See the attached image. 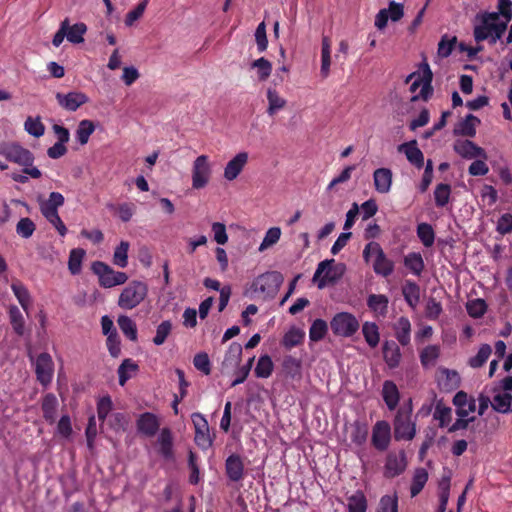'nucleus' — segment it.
<instances>
[{
  "mask_svg": "<svg viewBox=\"0 0 512 512\" xmlns=\"http://www.w3.org/2000/svg\"><path fill=\"white\" fill-rule=\"evenodd\" d=\"M9 317L11 325L14 331L18 335H23L24 333V318L22 312L17 306H11L9 309Z\"/></svg>",
  "mask_w": 512,
  "mask_h": 512,
  "instance_id": "56",
  "label": "nucleus"
},
{
  "mask_svg": "<svg viewBox=\"0 0 512 512\" xmlns=\"http://www.w3.org/2000/svg\"><path fill=\"white\" fill-rule=\"evenodd\" d=\"M460 376L457 371L448 368H440L438 376V385L441 390L452 391L459 387Z\"/></svg>",
  "mask_w": 512,
  "mask_h": 512,
  "instance_id": "23",
  "label": "nucleus"
},
{
  "mask_svg": "<svg viewBox=\"0 0 512 512\" xmlns=\"http://www.w3.org/2000/svg\"><path fill=\"white\" fill-rule=\"evenodd\" d=\"M113 408L112 399L109 395L101 397L97 402V415L101 422H104Z\"/></svg>",
  "mask_w": 512,
  "mask_h": 512,
  "instance_id": "64",
  "label": "nucleus"
},
{
  "mask_svg": "<svg viewBox=\"0 0 512 512\" xmlns=\"http://www.w3.org/2000/svg\"><path fill=\"white\" fill-rule=\"evenodd\" d=\"M428 481V472L424 468H417L415 469L412 483L410 486V494L412 497L417 496L422 489L424 488L425 484Z\"/></svg>",
  "mask_w": 512,
  "mask_h": 512,
  "instance_id": "41",
  "label": "nucleus"
},
{
  "mask_svg": "<svg viewBox=\"0 0 512 512\" xmlns=\"http://www.w3.org/2000/svg\"><path fill=\"white\" fill-rule=\"evenodd\" d=\"M305 337V332L299 328H291L289 331L285 333V335L282 338L281 344L286 349H292L293 347H296L300 345Z\"/></svg>",
  "mask_w": 512,
  "mask_h": 512,
  "instance_id": "40",
  "label": "nucleus"
},
{
  "mask_svg": "<svg viewBox=\"0 0 512 512\" xmlns=\"http://www.w3.org/2000/svg\"><path fill=\"white\" fill-rule=\"evenodd\" d=\"M248 153L240 152L236 154L224 168V178L228 181L235 180L243 171L248 162Z\"/></svg>",
  "mask_w": 512,
  "mask_h": 512,
  "instance_id": "20",
  "label": "nucleus"
},
{
  "mask_svg": "<svg viewBox=\"0 0 512 512\" xmlns=\"http://www.w3.org/2000/svg\"><path fill=\"white\" fill-rule=\"evenodd\" d=\"M407 468V458L404 450L390 451L386 456L383 475L387 479L401 475Z\"/></svg>",
  "mask_w": 512,
  "mask_h": 512,
  "instance_id": "14",
  "label": "nucleus"
},
{
  "mask_svg": "<svg viewBox=\"0 0 512 512\" xmlns=\"http://www.w3.org/2000/svg\"><path fill=\"white\" fill-rule=\"evenodd\" d=\"M87 31L85 23H76L70 26L69 19L67 18V35L66 38L73 44H80L84 42V35Z\"/></svg>",
  "mask_w": 512,
  "mask_h": 512,
  "instance_id": "38",
  "label": "nucleus"
},
{
  "mask_svg": "<svg viewBox=\"0 0 512 512\" xmlns=\"http://www.w3.org/2000/svg\"><path fill=\"white\" fill-rule=\"evenodd\" d=\"M283 370L285 373L291 378H295L300 375L301 372V362L291 355H287L283 359Z\"/></svg>",
  "mask_w": 512,
  "mask_h": 512,
  "instance_id": "55",
  "label": "nucleus"
},
{
  "mask_svg": "<svg viewBox=\"0 0 512 512\" xmlns=\"http://www.w3.org/2000/svg\"><path fill=\"white\" fill-rule=\"evenodd\" d=\"M402 294L410 307L415 308L419 303L420 288L417 283L411 280H406L402 287Z\"/></svg>",
  "mask_w": 512,
  "mask_h": 512,
  "instance_id": "31",
  "label": "nucleus"
},
{
  "mask_svg": "<svg viewBox=\"0 0 512 512\" xmlns=\"http://www.w3.org/2000/svg\"><path fill=\"white\" fill-rule=\"evenodd\" d=\"M37 381L47 388L52 382L54 376V361L50 354L44 352L40 353L34 361Z\"/></svg>",
  "mask_w": 512,
  "mask_h": 512,
  "instance_id": "12",
  "label": "nucleus"
},
{
  "mask_svg": "<svg viewBox=\"0 0 512 512\" xmlns=\"http://www.w3.org/2000/svg\"><path fill=\"white\" fill-rule=\"evenodd\" d=\"M37 202L44 218L57 230L60 236L64 237L67 234V228L58 214V208L64 204L63 195L59 192H51L47 199L38 195Z\"/></svg>",
  "mask_w": 512,
  "mask_h": 512,
  "instance_id": "1",
  "label": "nucleus"
},
{
  "mask_svg": "<svg viewBox=\"0 0 512 512\" xmlns=\"http://www.w3.org/2000/svg\"><path fill=\"white\" fill-rule=\"evenodd\" d=\"M382 397L389 410L392 411L397 407L400 400V393L397 385L393 381H384Z\"/></svg>",
  "mask_w": 512,
  "mask_h": 512,
  "instance_id": "27",
  "label": "nucleus"
},
{
  "mask_svg": "<svg viewBox=\"0 0 512 512\" xmlns=\"http://www.w3.org/2000/svg\"><path fill=\"white\" fill-rule=\"evenodd\" d=\"M370 255L375 256L373 262V270L377 275L382 277H389L394 271V262L387 258L382 247L377 242H369L363 250V258L366 262L369 261Z\"/></svg>",
  "mask_w": 512,
  "mask_h": 512,
  "instance_id": "5",
  "label": "nucleus"
},
{
  "mask_svg": "<svg viewBox=\"0 0 512 512\" xmlns=\"http://www.w3.org/2000/svg\"><path fill=\"white\" fill-rule=\"evenodd\" d=\"M137 371L138 365L131 359H125L118 368L119 384L123 386L129 379L130 375L126 371Z\"/></svg>",
  "mask_w": 512,
  "mask_h": 512,
  "instance_id": "63",
  "label": "nucleus"
},
{
  "mask_svg": "<svg viewBox=\"0 0 512 512\" xmlns=\"http://www.w3.org/2000/svg\"><path fill=\"white\" fill-rule=\"evenodd\" d=\"M136 427L140 434L146 437H153L160 428V420L154 413L144 412L139 415Z\"/></svg>",
  "mask_w": 512,
  "mask_h": 512,
  "instance_id": "17",
  "label": "nucleus"
},
{
  "mask_svg": "<svg viewBox=\"0 0 512 512\" xmlns=\"http://www.w3.org/2000/svg\"><path fill=\"white\" fill-rule=\"evenodd\" d=\"M274 369V364L269 355H262L259 357L256 367L254 369L257 378H268L271 376Z\"/></svg>",
  "mask_w": 512,
  "mask_h": 512,
  "instance_id": "43",
  "label": "nucleus"
},
{
  "mask_svg": "<svg viewBox=\"0 0 512 512\" xmlns=\"http://www.w3.org/2000/svg\"><path fill=\"white\" fill-rule=\"evenodd\" d=\"M242 357V346L238 342H232L225 353L222 361V371H229L236 368Z\"/></svg>",
  "mask_w": 512,
  "mask_h": 512,
  "instance_id": "25",
  "label": "nucleus"
},
{
  "mask_svg": "<svg viewBox=\"0 0 512 512\" xmlns=\"http://www.w3.org/2000/svg\"><path fill=\"white\" fill-rule=\"evenodd\" d=\"M57 405L58 401L54 394L48 393L44 397L42 402L43 415L44 418L50 423H53L55 421Z\"/></svg>",
  "mask_w": 512,
  "mask_h": 512,
  "instance_id": "45",
  "label": "nucleus"
},
{
  "mask_svg": "<svg viewBox=\"0 0 512 512\" xmlns=\"http://www.w3.org/2000/svg\"><path fill=\"white\" fill-rule=\"evenodd\" d=\"M368 507L367 498L363 491L357 490L347 498L348 512H366Z\"/></svg>",
  "mask_w": 512,
  "mask_h": 512,
  "instance_id": "33",
  "label": "nucleus"
},
{
  "mask_svg": "<svg viewBox=\"0 0 512 512\" xmlns=\"http://www.w3.org/2000/svg\"><path fill=\"white\" fill-rule=\"evenodd\" d=\"M377 512H398V496L396 493L393 495H384L379 501Z\"/></svg>",
  "mask_w": 512,
  "mask_h": 512,
  "instance_id": "58",
  "label": "nucleus"
},
{
  "mask_svg": "<svg viewBox=\"0 0 512 512\" xmlns=\"http://www.w3.org/2000/svg\"><path fill=\"white\" fill-rule=\"evenodd\" d=\"M451 186L446 183H439L434 190V200L437 207H444L449 203Z\"/></svg>",
  "mask_w": 512,
  "mask_h": 512,
  "instance_id": "47",
  "label": "nucleus"
},
{
  "mask_svg": "<svg viewBox=\"0 0 512 512\" xmlns=\"http://www.w3.org/2000/svg\"><path fill=\"white\" fill-rule=\"evenodd\" d=\"M148 2L149 0H141L133 10L129 11L126 14L124 20L126 26H132L135 21L142 17L143 13L147 8Z\"/></svg>",
  "mask_w": 512,
  "mask_h": 512,
  "instance_id": "61",
  "label": "nucleus"
},
{
  "mask_svg": "<svg viewBox=\"0 0 512 512\" xmlns=\"http://www.w3.org/2000/svg\"><path fill=\"white\" fill-rule=\"evenodd\" d=\"M391 427L387 421H377L373 426L371 443L378 451H385L390 445Z\"/></svg>",
  "mask_w": 512,
  "mask_h": 512,
  "instance_id": "15",
  "label": "nucleus"
},
{
  "mask_svg": "<svg viewBox=\"0 0 512 512\" xmlns=\"http://www.w3.org/2000/svg\"><path fill=\"white\" fill-rule=\"evenodd\" d=\"M411 323L407 317H400L395 324V337L402 346L410 343Z\"/></svg>",
  "mask_w": 512,
  "mask_h": 512,
  "instance_id": "29",
  "label": "nucleus"
},
{
  "mask_svg": "<svg viewBox=\"0 0 512 512\" xmlns=\"http://www.w3.org/2000/svg\"><path fill=\"white\" fill-rule=\"evenodd\" d=\"M512 395L509 393L496 394L491 403L492 408L499 413H509L512 411Z\"/></svg>",
  "mask_w": 512,
  "mask_h": 512,
  "instance_id": "46",
  "label": "nucleus"
},
{
  "mask_svg": "<svg viewBox=\"0 0 512 512\" xmlns=\"http://www.w3.org/2000/svg\"><path fill=\"white\" fill-rule=\"evenodd\" d=\"M404 266L414 275L420 276L425 268L423 258L420 253L412 252L404 257Z\"/></svg>",
  "mask_w": 512,
  "mask_h": 512,
  "instance_id": "35",
  "label": "nucleus"
},
{
  "mask_svg": "<svg viewBox=\"0 0 512 512\" xmlns=\"http://www.w3.org/2000/svg\"><path fill=\"white\" fill-rule=\"evenodd\" d=\"M148 294V286L142 281H131L120 293L118 306L124 310H132L144 301Z\"/></svg>",
  "mask_w": 512,
  "mask_h": 512,
  "instance_id": "4",
  "label": "nucleus"
},
{
  "mask_svg": "<svg viewBox=\"0 0 512 512\" xmlns=\"http://www.w3.org/2000/svg\"><path fill=\"white\" fill-rule=\"evenodd\" d=\"M416 435V424L411 420V409H398L394 418V438L412 440Z\"/></svg>",
  "mask_w": 512,
  "mask_h": 512,
  "instance_id": "7",
  "label": "nucleus"
},
{
  "mask_svg": "<svg viewBox=\"0 0 512 512\" xmlns=\"http://www.w3.org/2000/svg\"><path fill=\"white\" fill-rule=\"evenodd\" d=\"M327 331L328 326L326 321L323 319H316L313 321L309 329V338L313 342H318L325 337Z\"/></svg>",
  "mask_w": 512,
  "mask_h": 512,
  "instance_id": "51",
  "label": "nucleus"
},
{
  "mask_svg": "<svg viewBox=\"0 0 512 512\" xmlns=\"http://www.w3.org/2000/svg\"><path fill=\"white\" fill-rule=\"evenodd\" d=\"M433 418L439 422L440 428L447 427L452 421V409L439 400L435 405Z\"/></svg>",
  "mask_w": 512,
  "mask_h": 512,
  "instance_id": "36",
  "label": "nucleus"
},
{
  "mask_svg": "<svg viewBox=\"0 0 512 512\" xmlns=\"http://www.w3.org/2000/svg\"><path fill=\"white\" fill-rule=\"evenodd\" d=\"M466 309L469 316L473 318H481L487 311V304L483 299L477 298L468 301Z\"/></svg>",
  "mask_w": 512,
  "mask_h": 512,
  "instance_id": "54",
  "label": "nucleus"
},
{
  "mask_svg": "<svg viewBox=\"0 0 512 512\" xmlns=\"http://www.w3.org/2000/svg\"><path fill=\"white\" fill-rule=\"evenodd\" d=\"M334 263V259H326L318 264V267L313 276V281H317L318 278L324 273L323 277L317 283L319 289L324 288L328 283H335L341 277L344 270V265L338 264L333 266Z\"/></svg>",
  "mask_w": 512,
  "mask_h": 512,
  "instance_id": "8",
  "label": "nucleus"
},
{
  "mask_svg": "<svg viewBox=\"0 0 512 512\" xmlns=\"http://www.w3.org/2000/svg\"><path fill=\"white\" fill-rule=\"evenodd\" d=\"M85 256V251L81 248L72 249L70 251L68 268L72 275H77L81 271V264Z\"/></svg>",
  "mask_w": 512,
  "mask_h": 512,
  "instance_id": "49",
  "label": "nucleus"
},
{
  "mask_svg": "<svg viewBox=\"0 0 512 512\" xmlns=\"http://www.w3.org/2000/svg\"><path fill=\"white\" fill-rule=\"evenodd\" d=\"M398 151L404 153L407 160L420 169L424 165L423 152L418 148L417 141L411 140L409 142L402 143L398 146Z\"/></svg>",
  "mask_w": 512,
  "mask_h": 512,
  "instance_id": "21",
  "label": "nucleus"
},
{
  "mask_svg": "<svg viewBox=\"0 0 512 512\" xmlns=\"http://www.w3.org/2000/svg\"><path fill=\"white\" fill-rule=\"evenodd\" d=\"M362 333L365 341L371 348H375L380 340L379 328L374 322H365L362 325Z\"/></svg>",
  "mask_w": 512,
  "mask_h": 512,
  "instance_id": "42",
  "label": "nucleus"
},
{
  "mask_svg": "<svg viewBox=\"0 0 512 512\" xmlns=\"http://www.w3.org/2000/svg\"><path fill=\"white\" fill-rule=\"evenodd\" d=\"M499 13L483 12L476 15L479 23L474 26V39L477 43L487 40L490 43L492 37L493 21H498Z\"/></svg>",
  "mask_w": 512,
  "mask_h": 512,
  "instance_id": "11",
  "label": "nucleus"
},
{
  "mask_svg": "<svg viewBox=\"0 0 512 512\" xmlns=\"http://www.w3.org/2000/svg\"><path fill=\"white\" fill-rule=\"evenodd\" d=\"M417 236L425 247H431L434 244L435 233L433 227L428 223L418 224Z\"/></svg>",
  "mask_w": 512,
  "mask_h": 512,
  "instance_id": "48",
  "label": "nucleus"
},
{
  "mask_svg": "<svg viewBox=\"0 0 512 512\" xmlns=\"http://www.w3.org/2000/svg\"><path fill=\"white\" fill-rule=\"evenodd\" d=\"M330 326L336 336L351 337L358 331L359 322L354 315L341 312L332 318Z\"/></svg>",
  "mask_w": 512,
  "mask_h": 512,
  "instance_id": "9",
  "label": "nucleus"
},
{
  "mask_svg": "<svg viewBox=\"0 0 512 512\" xmlns=\"http://www.w3.org/2000/svg\"><path fill=\"white\" fill-rule=\"evenodd\" d=\"M284 281L282 273L278 271H269L258 276L253 282L255 291H259L266 296L273 297L279 290Z\"/></svg>",
  "mask_w": 512,
  "mask_h": 512,
  "instance_id": "10",
  "label": "nucleus"
},
{
  "mask_svg": "<svg viewBox=\"0 0 512 512\" xmlns=\"http://www.w3.org/2000/svg\"><path fill=\"white\" fill-rule=\"evenodd\" d=\"M157 446L158 453L162 458L168 461L174 459L173 435L169 428L165 427L161 429L157 438Z\"/></svg>",
  "mask_w": 512,
  "mask_h": 512,
  "instance_id": "22",
  "label": "nucleus"
},
{
  "mask_svg": "<svg viewBox=\"0 0 512 512\" xmlns=\"http://www.w3.org/2000/svg\"><path fill=\"white\" fill-rule=\"evenodd\" d=\"M453 405L456 407L458 419L448 427V433H454L459 430H465L469 424L475 420V417L468 415L476 410V401L469 397L465 391H458L453 397Z\"/></svg>",
  "mask_w": 512,
  "mask_h": 512,
  "instance_id": "2",
  "label": "nucleus"
},
{
  "mask_svg": "<svg viewBox=\"0 0 512 512\" xmlns=\"http://www.w3.org/2000/svg\"><path fill=\"white\" fill-rule=\"evenodd\" d=\"M251 68L257 69V75L260 81L267 80L272 72L271 62L264 57L254 60L251 63Z\"/></svg>",
  "mask_w": 512,
  "mask_h": 512,
  "instance_id": "52",
  "label": "nucleus"
},
{
  "mask_svg": "<svg viewBox=\"0 0 512 512\" xmlns=\"http://www.w3.org/2000/svg\"><path fill=\"white\" fill-rule=\"evenodd\" d=\"M118 326L122 333L131 341H137V327L135 322L126 315H121L117 319Z\"/></svg>",
  "mask_w": 512,
  "mask_h": 512,
  "instance_id": "44",
  "label": "nucleus"
},
{
  "mask_svg": "<svg viewBox=\"0 0 512 512\" xmlns=\"http://www.w3.org/2000/svg\"><path fill=\"white\" fill-rule=\"evenodd\" d=\"M492 349L488 344H482L477 352V354L469 359V365L472 368H480L482 367L489 356L491 355Z\"/></svg>",
  "mask_w": 512,
  "mask_h": 512,
  "instance_id": "53",
  "label": "nucleus"
},
{
  "mask_svg": "<svg viewBox=\"0 0 512 512\" xmlns=\"http://www.w3.org/2000/svg\"><path fill=\"white\" fill-rule=\"evenodd\" d=\"M480 124L478 117L468 114L465 119L461 120L455 127L456 135L474 137L476 134V125Z\"/></svg>",
  "mask_w": 512,
  "mask_h": 512,
  "instance_id": "28",
  "label": "nucleus"
},
{
  "mask_svg": "<svg viewBox=\"0 0 512 512\" xmlns=\"http://www.w3.org/2000/svg\"><path fill=\"white\" fill-rule=\"evenodd\" d=\"M6 162H13L23 166V172L32 176V163L30 151L16 143H4L0 147V169L8 168Z\"/></svg>",
  "mask_w": 512,
  "mask_h": 512,
  "instance_id": "3",
  "label": "nucleus"
},
{
  "mask_svg": "<svg viewBox=\"0 0 512 512\" xmlns=\"http://www.w3.org/2000/svg\"><path fill=\"white\" fill-rule=\"evenodd\" d=\"M440 356V347L438 345H428L420 352V362L424 368L432 367L436 364Z\"/></svg>",
  "mask_w": 512,
  "mask_h": 512,
  "instance_id": "39",
  "label": "nucleus"
},
{
  "mask_svg": "<svg viewBox=\"0 0 512 512\" xmlns=\"http://www.w3.org/2000/svg\"><path fill=\"white\" fill-rule=\"evenodd\" d=\"M128 250L129 243L127 241H121L120 244L115 248L113 254V263L116 266L125 268L128 265Z\"/></svg>",
  "mask_w": 512,
  "mask_h": 512,
  "instance_id": "50",
  "label": "nucleus"
},
{
  "mask_svg": "<svg viewBox=\"0 0 512 512\" xmlns=\"http://www.w3.org/2000/svg\"><path fill=\"white\" fill-rule=\"evenodd\" d=\"M172 330V324L170 321L166 320L161 322L156 329V335L153 338V343L157 346L162 345Z\"/></svg>",
  "mask_w": 512,
  "mask_h": 512,
  "instance_id": "62",
  "label": "nucleus"
},
{
  "mask_svg": "<svg viewBox=\"0 0 512 512\" xmlns=\"http://www.w3.org/2000/svg\"><path fill=\"white\" fill-rule=\"evenodd\" d=\"M392 171L389 168H378L373 173L374 187L378 193L386 194L392 185Z\"/></svg>",
  "mask_w": 512,
  "mask_h": 512,
  "instance_id": "24",
  "label": "nucleus"
},
{
  "mask_svg": "<svg viewBox=\"0 0 512 512\" xmlns=\"http://www.w3.org/2000/svg\"><path fill=\"white\" fill-rule=\"evenodd\" d=\"M454 151L465 159L483 158L486 159L485 150L470 140L456 141Z\"/></svg>",
  "mask_w": 512,
  "mask_h": 512,
  "instance_id": "19",
  "label": "nucleus"
},
{
  "mask_svg": "<svg viewBox=\"0 0 512 512\" xmlns=\"http://www.w3.org/2000/svg\"><path fill=\"white\" fill-rule=\"evenodd\" d=\"M432 78H433L432 71L429 68V65L425 64L424 81L421 86L420 93L418 95H414L411 98L412 102H415V101L419 100L420 98L423 99L424 101H427L432 96V94H433V87L431 85Z\"/></svg>",
  "mask_w": 512,
  "mask_h": 512,
  "instance_id": "34",
  "label": "nucleus"
},
{
  "mask_svg": "<svg viewBox=\"0 0 512 512\" xmlns=\"http://www.w3.org/2000/svg\"><path fill=\"white\" fill-rule=\"evenodd\" d=\"M267 100V113L269 116H274L278 111L284 109L287 104V101L273 88L267 89Z\"/></svg>",
  "mask_w": 512,
  "mask_h": 512,
  "instance_id": "32",
  "label": "nucleus"
},
{
  "mask_svg": "<svg viewBox=\"0 0 512 512\" xmlns=\"http://www.w3.org/2000/svg\"><path fill=\"white\" fill-rule=\"evenodd\" d=\"M383 358L389 368L394 369L399 366L401 361V352L398 344L393 340H387L383 344Z\"/></svg>",
  "mask_w": 512,
  "mask_h": 512,
  "instance_id": "26",
  "label": "nucleus"
},
{
  "mask_svg": "<svg viewBox=\"0 0 512 512\" xmlns=\"http://www.w3.org/2000/svg\"><path fill=\"white\" fill-rule=\"evenodd\" d=\"M281 236V229L279 227H272L266 232L262 243L259 246V251L263 252L269 247L276 244Z\"/></svg>",
  "mask_w": 512,
  "mask_h": 512,
  "instance_id": "60",
  "label": "nucleus"
},
{
  "mask_svg": "<svg viewBox=\"0 0 512 512\" xmlns=\"http://www.w3.org/2000/svg\"><path fill=\"white\" fill-rule=\"evenodd\" d=\"M11 288H12V291L14 292L15 296L17 297L19 303L21 304L22 308L28 313V305H29L28 290L19 281L13 282L11 285Z\"/></svg>",
  "mask_w": 512,
  "mask_h": 512,
  "instance_id": "59",
  "label": "nucleus"
},
{
  "mask_svg": "<svg viewBox=\"0 0 512 512\" xmlns=\"http://www.w3.org/2000/svg\"><path fill=\"white\" fill-rule=\"evenodd\" d=\"M58 104L67 111H76L80 106L88 102V97L82 92L72 91L67 94H56Z\"/></svg>",
  "mask_w": 512,
  "mask_h": 512,
  "instance_id": "18",
  "label": "nucleus"
},
{
  "mask_svg": "<svg viewBox=\"0 0 512 512\" xmlns=\"http://www.w3.org/2000/svg\"><path fill=\"white\" fill-rule=\"evenodd\" d=\"M368 437V426L366 423L355 422L351 432V440L356 445H362Z\"/></svg>",
  "mask_w": 512,
  "mask_h": 512,
  "instance_id": "57",
  "label": "nucleus"
},
{
  "mask_svg": "<svg viewBox=\"0 0 512 512\" xmlns=\"http://www.w3.org/2000/svg\"><path fill=\"white\" fill-rule=\"evenodd\" d=\"M95 131V125L93 121L84 119L81 120L77 126L75 137L80 145L88 143L90 136Z\"/></svg>",
  "mask_w": 512,
  "mask_h": 512,
  "instance_id": "37",
  "label": "nucleus"
},
{
  "mask_svg": "<svg viewBox=\"0 0 512 512\" xmlns=\"http://www.w3.org/2000/svg\"><path fill=\"white\" fill-rule=\"evenodd\" d=\"M91 269L98 276L99 285L104 288L122 285L128 280L125 272L114 271L109 265L101 261H95Z\"/></svg>",
  "mask_w": 512,
  "mask_h": 512,
  "instance_id": "6",
  "label": "nucleus"
},
{
  "mask_svg": "<svg viewBox=\"0 0 512 512\" xmlns=\"http://www.w3.org/2000/svg\"><path fill=\"white\" fill-rule=\"evenodd\" d=\"M367 306L379 316H385L388 312V298L383 294H371L367 299Z\"/></svg>",
  "mask_w": 512,
  "mask_h": 512,
  "instance_id": "30",
  "label": "nucleus"
},
{
  "mask_svg": "<svg viewBox=\"0 0 512 512\" xmlns=\"http://www.w3.org/2000/svg\"><path fill=\"white\" fill-rule=\"evenodd\" d=\"M211 165L207 155L198 156L192 167V187L194 189L204 188L211 177Z\"/></svg>",
  "mask_w": 512,
  "mask_h": 512,
  "instance_id": "13",
  "label": "nucleus"
},
{
  "mask_svg": "<svg viewBox=\"0 0 512 512\" xmlns=\"http://www.w3.org/2000/svg\"><path fill=\"white\" fill-rule=\"evenodd\" d=\"M225 473L231 482H240L245 476V466L242 457L233 453L225 460Z\"/></svg>",
  "mask_w": 512,
  "mask_h": 512,
  "instance_id": "16",
  "label": "nucleus"
}]
</instances>
